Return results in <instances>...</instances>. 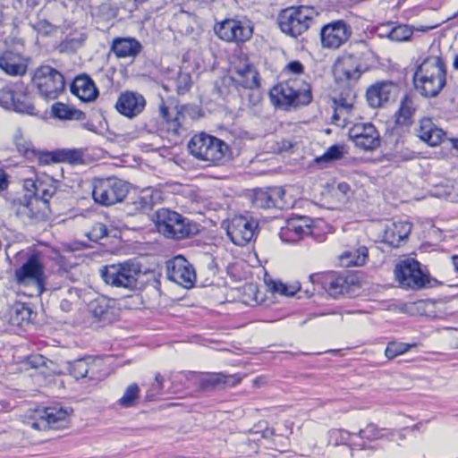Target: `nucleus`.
<instances>
[{
    "label": "nucleus",
    "instance_id": "obj_1",
    "mask_svg": "<svg viewBox=\"0 0 458 458\" xmlns=\"http://www.w3.org/2000/svg\"><path fill=\"white\" fill-rule=\"evenodd\" d=\"M445 64L441 56H426L416 67L413 74L414 87L427 98L436 97L445 85Z\"/></svg>",
    "mask_w": 458,
    "mask_h": 458
},
{
    "label": "nucleus",
    "instance_id": "obj_2",
    "mask_svg": "<svg viewBox=\"0 0 458 458\" xmlns=\"http://www.w3.org/2000/svg\"><path fill=\"white\" fill-rule=\"evenodd\" d=\"M103 281L114 288L137 291L142 286L140 266L133 261H125L103 267L100 271Z\"/></svg>",
    "mask_w": 458,
    "mask_h": 458
},
{
    "label": "nucleus",
    "instance_id": "obj_3",
    "mask_svg": "<svg viewBox=\"0 0 458 458\" xmlns=\"http://www.w3.org/2000/svg\"><path fill=\"white\" fill-rule=\"evenodd\" d=\"M269 96L273 104L285 109L291 106H304L311 100L310 86L296 77L290 78L273 87Z\"/></svg>",
    "mask_w": 458,
    "mask_h": 458
},
{
    "label": "nucleus",
    "instance_id": "obj_4",
    "mask_svg": "<svg viewBox=\"0 0 458 458\" xmlns=\"http://www.w3.org/2000/svg\"><path fill=\"white\" fill-rule=\"evenodd\" d=\"M190 153L196 158L212 165L223 164L229 155V147L222 140L201 132L189 141Z\"/></svg>",
    "mask_w": 458,
    "mask_h": 458
},
{
    "label": "nucleus",
    "instance_id": "obj_5",
    "mask_svg": "<svg viewBox=\"0 0 458 458\" xmlns=\"http://www.w3.org/2000/svg\"><path fill=\"white\" fill-rule=\"evenodd\" d=\"M154 222L157 231L171 239L189 238L199 232L197 224L191 223L179 213L168 208L157 210Z\"/></svg>",
    "mask_w": 458,
    "mask_h": 458
},
{
    "label": "nucleus",
    "instance_id": "obj_6",
    "mask_svg": "<svg viewBox=\"0 0 458 458\" xmlns=\"http://www.w3.org/2000/svg\"><path fill=\"white\" fill-rule=\"evenodd\" d=\"M44 266L38 255H31L14 271V281L27 296L38 295L44 289Z\"/></svg>",
    "mask_w": 458,
    "mask_h": 458
},
{
    "label": "nucleus",
    "instance_id": "obj_7",
    "mask_svg": "<svg viewBox=\"0 0 458 458\" xmlns=\"http://www.w3.org/2000/svg\"><path fill=\"white\" fill-rule=\"evenodd\" d=\"M372 54L369 51L356 54H344L333 65V75L338 83L357 81L360 75L369 70L368 60Z\"/></svg>",
    "mask_w": 458,
    "mask_h": 458
},
{
    "label": "nucleus",
    "instance_id": "obj_8",
    "mask_svg": "<svg viewBox=\"0 0 458 458\" xmlns=\"http://www.w3.org/2000/svg\"><path fill=\"white\" fill-rule=\"evenodd\" d=\"M394 276L402 287L411 290L430 288L437 283V280L421 270L420 262L411 258L403 259L395 266Z\"/></svg>",
    "mask_w": 458,
    "mask_h": 458
},
{
    "label": "nucleus",
    "instance_id": "obj_9",
    "mask_svg": "<svg viewBox=\"0 0 458 458\" xmlns=\"http://www.w3.org/2000/svg\"><path fill=\"white\" fill-rule=\"evenodd\" d=\"M128 192V183L116 177L95 179L92 183V197L96 203L102 206L122 202Z\"/></svg>",
    "mask_w": 458,
    "mask_h": 458
},
{
    "label": "nucleus",
    "instance_id": "obj_10",
    "mask_svg": "<svg viewBox=\"0 0 458 458\" xmlns=\"http://www.w3.org/2000/svg\"><path fill=\"white\" fill-rule=\"evenodd\" d=\"M32 82L40 97L47 100L55 99L64 89L65 82L63 74L50 65L37 68Z\"/></svg>",
    "mask_w": 458,
    "mask_h": 458
},
{
    "label": "nucleus",
    "instance_id": "obj_11",
    "mask_svg": "<svg viewBox=\"0 0 458 458\" xmlns=\"http://www.w3.org/2000/svg\"><path fill=\"white\" fill-rule=\"evenodd\" d=\"M12 209L22 223L30 224L44 219L49 205L37 197L25 194L13 200Z\"/></svg>",
    "mask_w": 458,
    "mask_h": 458
},
{
    "label": "nucleus",
    "instance_id": "obj_12",
    "mask_svg": "<svg viewBox=\"0 0 458 458\" xmlns=\"http://www.w3.org/2000/svg\"><path fill=\"white\" fill-rule=\"evenodd\" d=\"M318 17V13L310 6H291L280 12L277 22L280 29H309L315 25V19Z\"/></svg>",
    "mask_w": 458,
    "mask_h": 458
},
{
    "label": "nucleus",
    "instance_id": "obj_13",
    "mask_svg": "<svg viewBox=\"0 0 458 458\" xmlns=\"http://www.w3.org/2000/svg\"><path fill=\"white\" fill-rule=\"evenodd\" d=\"M258 223L249 215L233 216L226 227L230 240L238 246H245L254 237Z\"/></svg>",
    "mask_w": 458,
    "mask_h": 458
},
{
    "label": "nucleus",
    "instance_id": "obj_14",
    "mask_svg": "<svg viewBox=\"0 0 458 458\" xmlns=\"http://www.w3.org/2000/svg\"><path fill=\"white\" fill-rule=\"evenodd\" d=\"M166 276L170 281L187 289L191 288L196 280L193 266L180 255L167 261Z\"/></svg>",
    "mask_w": 458,
    "mask_h": 458
},
{
    "label": "nucleus",
    "instance_id": "obj_15",
    "mask_svg": "<svg viewBox=\"0 0 458 458\" xmlns=\"http://www.w3.org/2000/svg\"><path fill=\"white\" fill-rule=\"evenodd\" d=\"M231 80L244 89H257L259 86V72L245 57H238L231 64Z\"/></svg>",
    "mask_w": 458,
    "mask_h": 458
},
{
    "label": "nucleus",
    "instance_id": "obj_16",
    "mask_svg": "<svg viewBox=\"0 0 458 458\" xmlns=\"http://www.w3.org/2000/svg\"><path fill=\"white\" fill-rule=\"evenodd\" d=\"M349 137L355 146L365 151L376 149L380 145V136L370 123H356L349 130Z\"/></svg>",
    "mask_w": 458,
    "mask_h": 458
},
{
    "label": "nucleus",
    "instance_id": "obj_17",
    "mask_svg": "<svg viewBox=\"0 0 458 458\" xmlns=\"http://www.w3.org/2000/svg\"><path fill=\"white\" fill-rule=\"evenodd\" d=\"M57 182L47 174L37 175L34 179H25L23 188L32 197H37L49 205V199L56 192Z\"/></svg>",
    "mask_w": 458,
    "mask_h": 458
},
{
    "label": "nucleus",
    "instance_id": "obj_18",
    "mask_svg": "<svg viewBox=\"0 0 458 458\" xmlns=\"http://www.w3.org/2000/svg\"><path fill=\"white\" fill-rule=\"evenodd\" d=\"M146 106L145 98L135 91L122 92L115 103L119 114L128 118H134L141 114Z\"/></svg>",
    "mask_w": 458,
    "mask_h": 458
},
{
    "label": "nucleus",
    "instance_id": "obj_19",
    "mask_svg": "<svg viewBox=\"0 0 458 458\" xmlns=\"http://www.w3.org/2000/svg\"><path fill=\"white\" fill-rule=\"evenodd\" d=\"M67 410L58 407L46 408L40 417L32 422V428L38 430L59 429L68 423Z\"/></svg>",
    "mask_w": 458,
    "mask_h": 458
},
{
    "label": "nucleus",
    "instance_id": "obj_20",
    "mask_svg": "<svg viewBox=\"0 0 458 458\" xmlns=\"http://www.w3.org/2000/svg\"><path fill=\"white\" fill-rule=\"evenodd\" d=\"M397 93V87L392 81H379L371 85L366 92L369 106L378 108L393 99Z\"/></svg>",
    "mask_w": 458,
    "mask_h": 458
},
{
    "label": "nucleus",
    "instance_id": "obj_21",
    "mask_svg": "<svg viewBox=\"0 0 458 458\" xmlns=\"http://www.w3.org/2000/svg\"><path fill=\"white\" fill-rule=\"evenodd\" d=\"M311 220L309 217L300 216L288 219L285 226L280 231V238L285 242H295L304 235L311 233Z\"/></svg>",
    "mask_w": 458,
    "mask_h": 458
},
{
    "label": "nucleus",
    "instance_id": "obj_22",
    "mask_svg": "<svg viewBox=\"0 0 458 458\" xmlns=\"http://www.w3.org/2000/svg\"><path fill=\"white\" fill-rule=\"evenodd\" d=\"M102 362L100 359L86 357L78 359L70 364V373L76 379L89 377L90 380L98 379Z\"/></svg>",
    "mask_w": 458,
    "mask_h": 458
},
{
    "label": "nucleus",
    "instance_id": "obj_23",
    "mask_svg": "<svg viewBox=\"0 0 458 458\" xmlns=\"http://www.w3.org/2000/svg\"><path fill=\"white\" fill-rule=\"evenodd\" d=\"M242 380L238 374L207 373L199 376V386L202 390H209L217 386H234Z\"/></svg>",
    "mask_w": 458,
    "mask_h": 458
},
{
    "label": "nucleus",
    "instance_id": "obj_24",
    "mask_svg": "<svg viewBox=\"0 0 458 458\" xmlns=\"http://www.w3.org/2000/svg\"><path fill=\"white\" fill-rule=\"evenodd\" d=\"M411 224L407 221L393 222L385 229L384 241L386 244L398 248L411 232Z\"/></svg>",
    "mask_w": 458,
    "mask_h": 458
},
{
    "label": "nucleus",
    "instance_id": "obj_25",
    "mask_svg": "<svg viewBox=\"0 0 458 458\" xmlns=\"http://www.w3.org/2000/svg\"><path fill=\"white\" fill-rule=\"evenodd\" d=\"M71 91L84 102L93 101L98 96L94 81L88 75L77 76L71 85Z\"/></svg>",
    "mask_w": 458,
    "mask_h": 458
},
{
    "label": "nucleus",
    "instance_id": "obj_26",
    "mask_svg": "<svg viewBox=\"0 0 458 458\" xmlns=\"http://www.w3.org/2000/svg\"><path fill=\"white\" fill-rule=\"evenodd\" d=\"M354 95L350 94L346 98L335 99L333 123L339 127H345L351 120L353 107Z\"/></svg>",
    "mask_w": 458,
    "mask_h": 458
},
{
    "label": "nucleus",
    "instance_id": "obj_27",
    "mask_svg": "<svg viewBox=\"0 0 458 458\" xmlns=\"http://www.w3.org/2000/svg\"><path fill=\"white\" fill-rule=\"evenodd\" d=\"M324 288L329 295L334 298H338L348 293L350 283L347 279L340 275L329 273L321 276Z\"/></svg>",
    "mask_w": 458,
    "mask_h": 458
},
{
    "label": "nucleus",
    "instance_id": "obj_28",
    "mask_svg": "<svg viewBox=\"0 0 458 458\" xmlns=\"http://www.w3.org/2000/svg\"><path fill=\"white\" fill-rule=\"evenodd\" d=\"M445 133L437 128L428 118H423L420 122L418 129V136L429 146H437L443 140Z\"/></svg>",
    "mask_w": 458,
    "mask_h": 458
},
{
    "label": "nucleus",
    "instance_id": "obj_29",
    "mask_svg": "<svg viewBox=\"0 0 458 458\" xmlns=\"http://www.w3.org/2000/svg\"><path fill=\"white\" fill-rule=\"evenodd\" d=\"M159 112L166 123V130L174 135L182 134L184 131L182 128V123L185 120L184 114L177 108L170 110L164 104L160 105Z\"/></svg>",
    "mask_w": 458,
    "mask_h": 458
},
{
    "label": "nucleus",
    "instance_id": "obj_30",
    "mask_svg": "<svg viewBox=\"0 0 458 458\" xmlns=\"http://www.w3.org/2000/svg\"><path fill=\"white\" fill-rule=\"evenodd\" d=\"M0 68L9 75L19 76L26 72L27 65L19 55L5 52L0 56Z\"/></svg>",
    "mask_w": 458,
    "mask_h": 458
},
{
    "label": "nucleus",
    "instance_id": "obj_31",
    "mask_svg": "<svg viewBox=\"0 0 458 458\" xmlns=\"http://www.w3.org/2000/svg\"><path fill=\"white\" fill-rule=\"evenodd\" d=\"M140 49V42L131 38H116L112 45V50L120 58L135 56Z\"/></svg>",
    "mask_w": 458,
    "mask_h": 458
},
{
    "label": "nucleus",
    "instance_id": "obj_32",
    "mask_svg": "<svg viewBox=\"0 0 458 458\" xmlns=\"http://www.w3.org/2000/svg\"><path fill=\"white\" fill-rule=\"evenodd\" d=\"M351 36V30H320L321 43L327 48H338Z\"/></svg>",
    "mask_w": 458,
    "mask_h": 458
},
{
    "label": "nucleus",
    "instance_id": "obj_33",
    "mask_svg": "<svg viewBox=\"0 0 458 458\" xmlns=\"http://www.w3.org/2000/svg\"><path fill=\"white\" fill-rule=\"evenodd\" d=\"M368 259V249L364 246L357 250H345L339 255L340 265L344 267L363 266Z\"/></svg>",
    "mask_w": 458,
    "mask_h": 458
},
{
    "label": "nucleus",
    "instance_id": "obj_34",
    "mask_svg": "<svg viewBox=\"0 0 458 458\" xmlns=\"http://www.w3.org/2000/svg\"><path fill=\"white\" fill-rule=\"evenodd\" d=\"M87 35L81 30H72L57 46L61 53H72L81 47Z\"/></svg>",
    "mask_w": 458,
    "mask_h": 458
},
{
    "label": "nucleus",
    "instance_id": "obj_35",
    "mask_svg": "<svg viewBox=\"0 0 458 458\" xmlns=\"http://www.w3.org/2000/svg\"><path fill=\"white\" fill-rule=\"evenodd\" d=\"M51 115L59 120H81L84 114L66 104L56 102L51 107Z\"/></svg>",
    "mask_w": 458,
    "mask_h": 458
},
{
    "label": "nucleus",
    "instance_id": "obj_36",
    "mask_svg": "<svg viewBox=\"0 0 458 458\" xmlns=\"http://www.w3.org/2000/svg\"><path fill=\"white\" fill-rule=\"evenodd\" d=\"M111 301L104 296L98 297L90 301L89 304V310L93 317L98 320H105L107 318Z\"/></svg>",
    "mask_w": 458,
    "mask_h": 458
},
{
    "label": "nucleus",
    "instance_id": "obj_37",
    "mask_svg": "<svg viewBox=\"0 0 458 458\" xmlns=\"http://www.w3.org/2000/svg\"><path fill=\"white\" fill-rule=\"evenodd\" d=\"M269 194L271 196L272 200V207L284 208L293 206V199L288 198L286 189L282 187H273L269 188Z\"/></svg>",
    "mask_w": 458,
    "mask_h": 458
},
{
    "label": "nucleus",
    "instance_id": "obj_38",
    "mask_svg": "<svg viewBox=\"0 0 458 458\" xmlns=\"http://www.w3.org/2000/svg\"><path fill=\"white\" fill-rule=\"evenodd\" d=\"M216 35L226 42H243L249 39L253 30H214Z\"/></svg>",
    "mask_w": 458,
    "mask_h": 458
},
{
    "label": "nucleus",
    "instance_id": "obj_39",
    "mask_svg": "<svg viewBox=\"0 0 458 458\" xmlns=\"http://www.w3.org/2000/svg\"><path fill=\"white\" fill-rule=\"evenodd\" d=\"M414 111L415 106L412 98L409 95H405L401 101L397 122L399 123H405L412 116Z\"/></svg>",
    "mask_w": 458,
    "mask_h": 458
},
{
    "label": "nucleus",
    "instance_id": "obj_40",
    "mask_svg": "<svg viewBox=\"0 0 458 458\" xmlns=\"http://www.w3.org/2000/svg\"><path fill=\"white\" fill-rule=\"evenodd\" d=\"M153 191L149 189L144 190L133 201L134 209L139 212H148L153 208Z\"/></svg>",
    "mask_w": 458,
    "mask_h": 458
},
{
    "label": "nucleus",
    "instance_id": "obj_41",
    "mask_svg": "<svg viewBox=\"0 0 458 458\" xmlns=\"http://www.w3.org/2000/svg\"><path fill=\"white\" fill-rule=\"evenodd\" d=\"M140 395V387L136 383L131 384L124 391L123 395L118 400L120 406L124 408L133 407Z\"/></svg>",
    "mask_w": 458,
    "mask_h": 458
},
{
    "label": "nucleus",
    "instance_id": "obj_42",
    "mask_svg": "<svg viewBox=\"0 0 458 458\" xmlns=\"http://www.w3.org/2000/svg\"><path fill=\"white\" fill-rule=\"evenodd\" d=\"M13 142L18 151L23 156L30 157V154L35 153L32 143L25 137L24 133L20 129H17L13 135Z\"/></svg>",
    "mask_w": 458,
    "mask_h": 458
},
{
    "label": "nucleus",
    "instance_id": "obj_43",
    "mask_svg": "<svg viewBox=\"0 0 458 458\" xmlns=\"http://www.w3.org/2000/svg\"><path fill=\"white\" fill-rule=\"evenodd\" d=\"M267 286L271 292L284 296H293L301 289L299 283L293 285H286L280 281H270L267 283Z\"/></svg>",
    "mask_w": 458,
    "mask_h": 458
},
{
    "label": "nucleus",
    "instance_id": "obj_44",
    "mask_svg": "<svg viewBox=\"0 0 458 458\" xmlns=\"http://www.w3.org/2000/svg\"><path fill=\"white\" fill-rule=\"evenodd\" d=\"M344 145H333L320 157H317L318 163H329L341 159L344 155Z\"/></svg>",
    "mask_w": 458,
    "mask_h": 458
},
{
    "label": "nucleus",
    "instance_id": "obj_45",
    "mask_svg": "<svg viewBox=\"0 0 458 458\" xmlns=\"http://www.w3.org/2000/svg\"><path fill=\"white\" fill-rule=\"evenodd\" d=\"M269 189H258L254 191L252 203L259 208H272V200Z\"/></svg>",
    "mask_w": 458,
    "mask_h": 458
},
{
    "label": "nucleus",
    "instance_id": "obj_46",
    "mask_svg": "<svg viewBox=\"0 0 458 458\" xmlns=\"http://www.w3.org/2000/svg\"><path fill=\"white\" fill-rule=\"evenodd\" d=\"M414 345L404 343L391 342L387 344L385 350V355L388 360H393L397 356L407 352Z\"/></svg>",
    "mask_w": 458,
    "mask_h": 458
},
{
    "label": "nucleus",
    "instance_id": "obj_47",
    "mask_svg": "<svg viewBox=\"0 0 458 458\" xmlns=\"http://www.w3.org/2000/svg\"><path fill=\"white\" fill-rule=\"evenodd\" d=\"M385 33H381L379 36L382 38H386L391 41L394 42H403L409 40L411 36L413 30H384Z\"/></svg>",
    "mask_w": 458,
    "mask_h": 458
},
{
    "label": "nucleus",
    "instance_id": "obj_48",
    "mask_svg": "<svg viewBox=\"0 0 458 458\" xmlns=\"http://www.w3.org/2000/svg\"><path fill=\"white\" fill-rule=\"evenodd\" d=\"M329 442L334 445H344L348 442L351 433L344 429H331L328 432Z\"/></svg>",
    "mask_w": 458,
    "mask_h": 458
},
{
    "label": "nucleus",
    "instance_id": "obj_49",
    "mask_svg": "<svg viewBox=\"0 0 458 458\" xmlns=\"http://www.w3.org/2000/svg\"><path fill=\"white\" fill-rule=\"evenodd\" d=\"M358 435L360 437L366 438L368 440H376L384 436L383 429H379L373 423L368 424L364 429H360Z\"/></svg>",
    "mask_w": 458,
    "mask_h": 458
},
{
    "label": "nucleus",
    "instance_id": "obj_50",
    "mask_svg": "<svg viewBox=\"0 0 458 458\" xmlns=\"http://www.w3.org/2000/svg\"><path fill=\"white\" fill-rule=\"evenodd\" d=\"M81 160V153L76 149H64L58 153V162L64 161L71 164L79 163Z\"/></svg>",
    "mask_w": 458,
    "mask_h": 458
},
{
    "label": "nucleus",
    "instance_id": "obj_51",
    "mask_svg": "<svg viewBox=\"0 0 458 458\" xmlns=\"http://www.w3.org/2000/svg\"><path fill=\"white\" fill-rule=\"evenodd\" d=\"M38 158V161L41 165H48L50 163L58 162V153L52 152H40L35 150L34 154H30V157Z\"/></svg>",
    "mask_w": 458,
    "mask_h": 458
},
{
    "label": "nucleus",
    "instance_id": "obj_52",
    "mask_svg": "<svg viewBox=\"0 0 458 458\" xmlns=\"http://www.w3.org/2000/svg\"><path fill=\"white\" fill-rule=\"evenodd\" d=\"M65 291L70 294V299H63L60 307L64 311L68 312L72 310V303L79 300V293L76 289L71 287L65 289Z\"/></svg>",
    "mask_w": 458,
    "mask_h": 458
},
{
    "label": "nucleus",
    "instance_id": "obj_53",
    "mask_svg": "<svg viewBox=\"0 0 458 458\" xmlns=\"http://www.w3.org/2000/svg\"><path fill=\"white\" fill-rule=\"evenodd\" d=\"M191 85V78L189 73H180L176 81L177 91L179 94L186 93Z\"/></svg>",
    "mask_w": 458,
    "mask_h": 458
},
{
    "label": "nucleus",
    "instance_id": "obj_54",
    "mask_svg": "<svg viewBox=\"0 0 458 458\" xmlns=\"http://www.w3.org/2000/svg\"><path fill=\"white\" fill-rule=\"evenodd\" d=\"M13 311L21 321H29L31 316V310L23 303H19L13 308Z\"/></svg>",
    "mask_w": 458,
    "mask_h": 458
},
{
    "label": "nucleus",
    "instance_id": "obj_55",
    "mask_svg": "<svg viewBox=\"0 0 458 458\" xmlns=\"http://www.w3.org/2000/svg\"><path fill=\"white\" fill-rule=\"evenodd\" d=\"M5 94L17 112L30 113V110L33 109L31 106H27L25 108L20 107L19 105L16 103L17 101H19V99H17L16 95L13 91L8 90L5 92Z\"/></svg>",
    "mask_w": 458,
    "mask_h": 458
},
{
    "label": "nucleus",
    "instance_id": "obj_56",
    "mask_svg": "<svg viewBox=\"0 0 458 458\" xmlns=\"http://www.w3.org/2000/svg\"><path fill=\"white\" fill-rule=\"evenodd\" d=\"M285 71L293 73V74H295V75H298V74H301L303 73V71H304V67L302 65V64L299 61H293V62H290L286 66H285Z\"/></svg>",
    "mask_w": 458,
    "mask_h": 458
},
{
    "label": "nucleus",
    "instance_id": "obj_57",
    "mask_svg": "<svg viewBox=\"0 0 458 458\" xmlns=\"http://www.w3.org/2000/svg\"><path fill=\"white\" fill-rule=\"evenodd\" d=\"M27 363L32 368H38L46 364V358L42 355H31L28 358Z\"/></svg>",
    "mask_w": 458,
    "mask_h": 458
},
{
    "label": "nucleus",
    "instance_id": "obj_58",
    "mask_svg": "<svg viewBox=\"0 0 458 458\" xmlns=\"http://www.w3.org/2000/svg\"><path fill=\"white\" fill-rule=\"evenodd\" d=\"M336 192H337V194L341 195L343 198L349 199V197L352 193V190H351L350 185L347 182H342L337 183Z\"/></svg>",
    "mask_w": 458,
    "mask_h": 458
},
{
    "label": "nucleus",
    "instance_id": "obj_59",
    "mask_svg": "<svg viewBox=\"0 0 458 458\" xmlns=\"http://www.w3.org/2000/svg\"><path fill=\"white\" fill-rule=\"evenodd\" d=\"M221 29L235 30V29H243V27L242 26L241 21L233 20V19H232V20L227 19L221 22Z\"/></svg>",
    "mask_w": 458,
    "mask_h": 458
},
{
    "label": "nucleus",
    "instance_id": "obj_60",
    "mask_svg": "<svg viewBox=\"0 0 458 458\" xmlns=\"http://www.w3.org/2000/svg\"><path fill=\"white\" fill-rule=\"evenodd\" d=\"M320 29H347V25L343 20H338L325 23L321 25Z\"/></svg>",
    "mask_w": 458,
    "mask_h": 458
},
{
    "label": "nucleus",
    "instance_id": "obj_61",
    "mask_svg": "<svg viewBox=\"0 0 458 458\" xmlns=\"http://www.w3.org/2000/svg\"><path fill=\"white\" fill-rule=\"evenodd\" d=\"M9 180L7 174L0 168V193L8 188Z\"/></svg>",
    "mask_w": 458,
    "mask_h": 458
},
{
    "label": "nucleus",
    "instance_id": "obj_62",
    "mask_svg": "<svg viewBox=\"0 0 458 458\" xmlns=\"http://www.w3.org/2000/svg\"><path fill=\"white\" fill-rule=\"evenodd\" d=\"M155 381L156 383L152 386V390L157 394L159 393L162 388H163V382H164V377L159 374H156L155 376Z\"/></svg>",
    "mask_w": 458,
    "mask_h": 458
},
{
    "label": "nucleus",
    "instance_id": "obj_63",
    "mask_svg": "<svg viewBox=\"0 0 458 458\" xmlns=\"http://www.w3.org/2000/svg\"><path fill=\"white\" fill-rule=\"evenodd\" d=\"M450 142H451V144H452V147H453L454 148H455V149H456V151H457V153H458V138H457V139H452V140H450Z\"/></svg>",
    "mask_w": 458,
    "mask_h": 458
},
{
    "label": "nucleus",
    "instance_id": "obj_64",
    "mask_svg": "<svg viewBox=\"0 0 458 458\" xmlns=\"http://www.w3.org/2000/svg\"><path fill=\"white\" fill-rule=\"evenodd\" d=\"M452 259H453L454 267L455 270L458 272V256H453Z\"/></svg>",
    "mask_w": 458,
    "mask_h": 458
}]
</instances>
